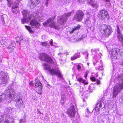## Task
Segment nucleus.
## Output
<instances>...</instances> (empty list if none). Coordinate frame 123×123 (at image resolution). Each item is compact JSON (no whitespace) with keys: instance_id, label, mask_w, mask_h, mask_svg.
I'll return each mask as SVG.
<instances>
[{"instance_id":"f257e3e1","label":"nucleus","mask_w":123,"mask_h":123,"mask_svg":"<svg viewBox=\"0 0 123 123\" xmlns=\"http://www.w3.org/2000/svg\"><path fill=\"white\" fill-rule=\"evenodd\" d=\"M72 13L71 12H70L67 14H65L64 15L61 16L57 20V23H59V25H57L54 21L53 18H49L47 21L43 24L44 26H49L51 27L58 29L61 28V27L60 25H63L65 22L67 20V18L69 17Z\"/></svg>"},{"instance_id":"f03ea898","label":"nucleus","mask_w":123,"mask_h":123,"mask_svg":"<svg viewBox=\"0 0 123 123\" xmlns=\"http://www.w3.org/2000/svg\"><path fill=\"white\" fill-rule=\"evenodd\" d=\"M8 93L9 95L8 97V99L9 100L8 102H10L14 99L16 102V106L19 108H21L23 104V101L20 96L18 95H14L15 92L13 89L12 88L8 89Z\"/></svg>"},{"instance_id":"7ed1b4c3","label":"nucleus","mask_w":123,"mask_h":123,"mask_svg":"<svg viewBox=\"0 0 123 123\" xmlns=\"http://www.w3.org/2000/svg\"><path fill=\"white\" fill-rule=\"evenodd\" d=\"M118 78L121 80L119 83H117L114 87L112 96L113 98H115L118 93L123 89V74L120 75Z\"/></svg>"},{"instance_id":"20e7f679","label":"nucleus","mask_w":123,"mask_h":123,"mask_svg":"<svg viewBox=\"0 0 123 123\" xmlns=\"http://www.w3.org/2000/svg\"><path fill=\"white\" fill-rule=\"evenodd\" d=\"M44 69L49 71L50 74L52 75H57L59 78L62 80L63 78L60 71L58 69H51L50 67L48 66V64L46 63L44 64Z\"/></svg>"},{"instance_id":"39448f33","label":"nucleus","mask_w":123,"mask_h":123,"mask_svg":"<svg viewBox=\"0 0 123 123\" xmlns=\"http://www.w3.org/2000/svg\"><path fill=\"white\" fill-rule=\"evenodd\" d=\"M100 32L103 35L108 36L112 33V29L110 26L105 25H102L100 29Z\"/></svg>"},{"instance_id":"423d86ee","label":"nucleus","mask_w":123,"mask_h":123,"mask_svg":"<svg viewBox=\"0 0 123 123\" xmlns=\"http://www.w3.org/2000/svg\"><path fill=\"white\" fill-rule=\"evenodd\" d=\"M45 18L41 16H38V15H37L35 16V18L34 19L31 20L30 23V25L32 26V28L34 27L38 28L40 25V24L37 21L38 20L40 22L42 21L43 20L45 19Z\"/></svg>"},{"instance_id":"0eeeda50","label":"nucleus","mask_w":123,"mask_h":123,"mask_svg":"<svg viewBox=\"0 0 123 123\" xmlns=\"http://www.w3.org/2000/svg\"><path fill=\"white\" fill-rule=\"evenodd\" d=\"M23 18L21 20V23L23 24L29 22L32 18V15L30 14L27 10H23L22 11Z\"/></svg>"},{"instance_id":"6e6552de","label":"nucleus","mask_w":123,"mask_h":123,"mask_svg":"<svg viewBox=\"0 0 123 123\" xmlns=\"http://www.w3.org/2000/svg\"><path fill=\"white\" fill-rule=\"evenodd\" d=\"M106 48L108 51L111 52V55L112 58L113 60L119 59L118 57V56L119 54L120 55V52L121 53V50L120 49L115 48H112V49H110V47H106Z\"/></svg>"},{"instance_id":"1a4fd4ad","label":"nucleus","mask_w":123,"mask_h":123,"mask_svg":"<svg viewBox=\"0 0 123 123\" xmlns=\"http://www.w3.org/2000/svg\"><path fill=\"white\" fill-rule=\"evenodd\" d=\"M105 100L104 98L103 97L100 99L99 102L96 104L95 108L96 111L98 112L99 111V109H102L104 107L105 105Z\"/></svg>"},{"instance_id":"9d476101","label":"nucleus","mask_w":123,"mask_h":123,"mask_svg":"<svg viewBox=\"0 0 123 123\" xmlns=\"http://www.w3.org/2000/svg\"><path fill=\"white\" fill-rule=\"evenodd\" d=\"M39 57L41 60H44L48 63H53V61L51 58L45 54L43 53L40 54Z\"/></svg>"},{"instance_id":"9b49d317","label":"nucleus","mask_w":123,"mask_h":123,"mask_svg":"<svg viewBox=\"0 0 123 123\" xmlns=\"http://www.w3.org/2000/svg\"><path fill=\"white\" fill-rule=\"evenodd\" d=\"M99 17L102 20H106L108 19L109 15L107 11L105 10H103L100 11L99 14Z\"/></svg>"},{"instance_id":"f8f14e48","label":"nucleus","mask_w":123,"mask_h":123,"mask_svg":"<svg viewBox=\"0 0 123 123\" xmlns=\"http://www.w3.org/2000/svg\"><path fill=\"white\" fill-rule=\"evenodd\" d=\"M84 13L81 10H78L74 16V18L78 21H81L83 18Z\"/></svg>"},{"instance_id":"ddd939ff","label":"nucleus","mask_w":123,"mask_h":123,"mask_svg":"<svg viewBox=\"0 0 123 123\" xmlns=\"http://www.w3.org/2000/svg\"><path fill=\"white\" fill-rule=\"evenodd\" d=\"M74 106L72 105L67 111V114L70 117L73 118L75 117L76 113Z\"/></svg>"},{"instance_id":"4468645a","label":"nucleus","mask_w":123,"mask_h":123,"mask_svg":"<svg viewBox=\"0 0 123 123\" xmlns=\"http://www.w3.org/2000/svg\"><path fill=\"white\" fill-rule=\"evenodd\" d=\"M40 2V0H30L28 1V4L30 6L31 9L35 7Z\"/></svg>"},{"instance_id":"2eb2a0df","label":"nucleus","mask_w":123,"mask_h":123,"mask_svg":"<svg viewBox=\"0 0 123 123\" xmlns=\"http://www.w3.org/2000/svg\"><path fill=\"white\" fill-rule=\"evenodd\" d=\"M117 38L119 41L122 43L123 45V35L122 34L118 26H117Z\"/></svg>"},{"instance_id":"dca6fc26","label":"nucleus","mask_w":123,"mask_h":123,"mask_svg":"<svg viewBox=\"0 0 123 123\" xmlns=\"http://www.w3.org/2000/svg\"><path fill=\"white\" fill-rule=\"evenodd\" d=\"M35 86L37 92L39 94H41L42 89L41 83L39 82L36 83Z\"/></svg>"},{"instance_id":"f3484780","label":"nucleus","mask_w":123,"mask_h":123,"mask_svg":"<svg viewBox=\"0 0 123 123\" xmlns=\"http://www.w3.org/2000/svg\"><path fill=\"white\" fill-rule=\"evenodd\" d=\"M87 3L95 8H97L99 6L98 4L94 2V0H88Z\"/></svg>"},{"instance_id":"a211bd4d","label":"nucleus","mask_w":123,"mask_h":123,"mask_svg":"<svg viewBox=\"0 0 123 123\" xmlns=\"http://www.w3.org/2000/svg\"><path fill=\"white\" fill-rule=\"evenodd\" d=\"M6 77V74L4 72H1L0 73V79H2L3 81H5Z\"/></svg>"},{"instance_id":"6ab92c4d","label":"nucleus","mask_w":123,"mask_h":123,"mask_svg":"<svg viewBox=\"0 0 123 123\" xmlns=\"http://www.w3.org/2000/svg\"><path fill=\"white\" fill-rule=\"evenodd\" d=\"M16 43L17 45H21V41L23 40V37H22L21 36L20 37H17L16 38Z\"/></svg>"},{"instance_id":"aec40b11","label":"nucleus","mask_w":123,"mask_h":123,"mask_svg":"<svg viewBox=\"0 0 123 123\" xmlns=\"http://www.w3.org/2000/svg\"><path fill=\"white\" fill-rule=\"evenodd\" d=\"M77 80L80 82L82 83L85 84L87 85L88 84V83L87 81L81 78H77Z\"/></svg>"},{"instance_id":"412c9836","label":"nucleus","mask_w":123,"mask_h":123,"mask_svg":"<svg viewBox=\"0 0 123 123\" xmlns=\"http://www.w3.org/2000/svg\"><path fill=\"white\" fill-rule=\"evenodd\" d=\"M80 57V53L78 52L75 55L72 57L71 58V59L72 60H73L79 58Z\"/></svg>"},{"instance_id":"4be33fe9","label":"nucleus","mask_w":123,"mask_h":123,"mask_svg":"<svg viewBox=\"0 0 123 123\" xmlns=\"http://www.w3.org/2000/svg\"><path fill=\"white\" fill-rule=\"evenodd\" d=\"M80 27L81 26L80 25H78L77 27L73 29L71 31H69L70 34H71L73 33L74 31L77 30H79L80 29Z\"/></svg>"},{"instance_id":"5701e85b","label":"nucleus","mask_w":123,"mask_h":123,"mask_svg":"<svg viewBox=\"0 0 123 123\" xmlns=\"http://www.w3.org/2000/svg\"><path fill=\"white\" fill-rule=\"evenodd\" d=\"M6 95L5 94H3L0 96V102L3 99H6Z\"/></svg>"},{"instance_id":"b1692460","label":"nucleus","mask_w":123,"mask_h":123,"mask_svg":"<svg viewBox=\"0 0 123 123\" xmlns=\"http://www.w3.org/2000/svg\"><path fill=\"white\" fill-rule=\"evenodd\" d=\"M25 28L27 29V30L29 31L30 33H33V31H32L31 28L29 26H27L26 25L25 26Z\"/></svg>"},{"instance_id":"393cba45","label":"nucleus","mask_w":123,"mask_h":123,"mask_svg":"<svg viewBox=\"0 0 123 123\" xmlns=\"http://www.w3.org/2000/svg\"><path fill=\"white\" fill-rule=\"evenodd\" d=\"M99 50V49H92L91 50L92 53L93 54L97 53V51H98Z\"/></svg>"},{"instance_id":"a878e982","label":"nucleus","mask_w":123,"mask_h":123,"mask_svg":"<svg viewBox=\"0 0 123 123\" xmlns=\"http://www.w3.org/2000/svg\"><path fill=\"white\" fill-rule=\"evenodd\" d=\"M85 23L86 25H88L91 23V21L89 18L87 19L85 21Z\"/></svg>"},{"instance_id":"bb28decb","label":"nucleus","mask_w":123,"mask_h":123,"mask_svg":"<svg viewBox=\"0 0 123 123\" xmlns=\"http://www.w3.org/2000/svg\"><path fill=\"white\" fill-rule=\"evenodd\" d=\"M41 43L43 46H47L49 45V43L46 42Z\"/></svg>"},{"instance_id":"cd10ccee","label":"nucleus","mask_w":123,"mask_h":123,"mask_svg":"<svg viewBox=\"0 0 123 123\" xmlns=\"http://www.w3.org/2000/svg\"><path fill=\"white\" fill-rule=\"evenodd\" d=\"M8 123H14L13 120V119L11 118H8Z\"/></svg>"},{"instance_id":"c85d7f7f","label":"nucleus","mask_w":123,"mask_h":123,"mask_svg":"<svg viewBox=\"0 0 123 123\" xmlns=\"http://www.w3.org/2000/svg\"><path fill=\"white\" fill-rule=\"evenodd\" d=\"M26 122V119L25 118L24 119H21L20 120V123H25Z\"/></svg>"},{"instance_id":"c756f323","label":"nucleus","mask_w":123,"mask_h":123,"mask_svg":"<svg viewBox=\"0 0 123 123\" xmlns=\"http://www.w3.org/2000/svg\"><path fill=\"white\" fill-rule=\"evenodd\" d=\"M91 80L92 81H97V80L94 77H92L91 78Z\"/></svg>"},{"instance_id":"7c9ffc66","label":"nucleus","mask_w":123,"mask_h":123,"mask_svg":"<svg viewBox=\"0 0 123 123\" xmlns=\"http://www.w3.org/2000/svg\"><path fill=\"white\" fill-rule=\"evenodd\" d=\"M81 66L80 65H77V69L78 70H80L81 68Z\"/></svg>"},{"instance_id":"2f4dec72","label":"nucleus","mask_w":123,"mask_h":123,"mask_svg":"<svg viewBox=\"0 0 123 123\" xmlns=\"http://www.w3.org/2000/svg\"><path fill=\"white\" fill-rule=\"evenodd\" d=\"M13 50V49L11 47L10 48H8V51L10 52H12Z\"/></svg>"},{"instance_id":"473e14b6","label":"nucleus","mask_w":123,"mask_h":123,"mask_svg":"<svg viewBox=\"0 0 123 123\" xmlns=\"http://www.w3.org/2000/svg\"><path fill=\"white\" fill-rule=\"evenodd\" d=\"M53 40L52 39H51L49 42V43L51 46H54V45H53Z\"/></svg>"},{"instance_id":"72a5a7b5","label":"nucleus","mask_w":123,"mask_h":123,"mask_svg":"<svg viewBox=\"0 0 123 123\" xmlns=\"http://www.w3.org/2000/svg\"><path fill=\"white\" fill-rule=\"evenodd\" d=\"M49 0H46L45 5L47 7L48 6Z\"/></svg>"},{"instance_id":"f704fd0d","label":"nucleus","mask_w":123,"mask_h":123,"mask_svg":"<svg viewBox=\"0 0 123 123\" xmlns=\"http://www.w3.org/2000/svg\"><path fill=\"white\" fill-rule=\"evenodd\" d=\"M91 85H90L89 86V90H90L91 91H89V92H92V89L91 90Z\"/></svg>"},{"instance_id":"c9c22d12","label":"nucleus","mask_w":123,"mask_h":123,"mask_svg":"<svg viewBox=\"0 0 123 123\" xmlns=\"http://www.w3.org/2000/svg\"><path fill=\"white\" fill-rule=\"evenodd\" d=\"M84 55H86L87 57L88 56V54L87 52H86L84 53Z\"/></svg>"},{"instance_id":"e433bc0d","label":"nucleus","mask_w":123,"mask_h":123,"mask_svg":"<svg viewBox=\"0 0 123 123\" xmlns=\"http://www.w3.org/2000/svg\"><path fill=\"white\" fill-rule=\"evenodd\" d=\"M83 38L82 37H81L78 40H77V41H80L82 40H83Z\"/></svg>"},{"instance_id":"4c0bfd02","label":"nucleus","mask_w":123,"mask_h":123,"mask_svg":"<svg viewBox=\"0 0 123 123\" xmlns=\"http://www.w3.org/2000/svg\"><path fill=\"white\" fill-rule=\"evenodd\" d=\"M65 97V96L64 95H62L61 97V98L62 99H64V98Z\"/></svg>"},{"instance_id":"58836bf2","label":"nucleus","mask_w":123,"mask_h":123,"mask_svg":"<svg viewBox=\"0 0 123 123\" xmlns=\"http://www.w3.org/2000/svg\"><path fill=\"white\" fill-rule=\"evenodd\" d=\"M64 102V99H61V103L63 104Z\"/></svg>"},{"instance_id":"ea45409f","label":"nucleus","mask_w":123,"mask_h":123,"mask_svg":"<svg viewBox=\"0 0 123 123\" xmlns=\"http://www.w3.org/2000/svg\"><path fill=\"white\" fill-rule=\"evenodd\" d=\"M37 112L40 114H42V113L40 112V111L38 109H37Z\"/></svg>"},{"instance_id":"a19ab883","label":"nucleus","mask_w":123,"mask_h":123,"mask_svg":"<svg viewBox=\"0 0 123 123\" xmlns=\"http://www.w3.org/2000/svg\"><path fill=\"white\" fill-rule=\"evenodd\" d=\"M87 109L86 110V112L88 114H90L91 113V112L89 111L88 109L87 108Z\"/></svg>"},{"instance_id":"79ce46f5","label":"nucleus","mask_w":123,"mask_h":123,"mask_svg":"<svg viewBox=\"0 0 123 123\" xmlns=\"http://www.w3.org/2000/svg\"><path fill=\"white\" fill-rule=\"evenodd\" d=\"M29 85L31 86H32L33 85V83L31 81L29 83Z\"/></svg>"},{"instance_id":"37998d69","label":"nucleus","mask_w":123,"mask_h":123,"mask_svg":"<svg viewBox=\"0 0 123 123\" xmlns=\"http://www.w3.org/2000/svg\"><path fill=\"white\" fill-rule=\"evenodd\" d=\"M96 81H97V83L98 84H100V81H99L97 80Z\"/></svg>"},{"instance_id":"c03bdc74","label":"nucleus","mask_w":123,"mask_h":123,"mask_svg":"<svg viewBox=\"0 0 123 123\" xmlns=\"http://www.w3.org/2000/svg\"><path fill=\"white\" fill-rule=\"evenodd\" d=\"M87 73H86L85 75V76L86 78V77L87 76Z\"/></svg>"},{"instance_id":"a18cd8bd","label":"nucleus","mask_w":123,"mask_h":123,"mask_svg":"<svg viewBox=\"0 0 123 123\" xmlns=\"http://www.w3.org/2000/svg\"><path fill=\"white\" fill-rule=\"evenodd\" d=\"M120 64L122 66L123 65V61L122 63H120Z\"/></svg>"},{"instance_id":"49530a36","label":"nucleus","mask_w":123,"mask_h":123,"mask_svg":"<svg viewBox=\"0 0 123 123\" xmlns=\"http://www.w3.org/2000/svg\"><path fill=\"white\" fill-rule=\"evenodd\" d=\"M86 116L87 117H89V116L88 115H87L86 114Z\"/></svg>"},{"instance_id":"de8ad7c7","label":"nucleus","mask_w":123,"mask_h":123,"mask_svg":"<svg viewBox=\"0 0 123 123\" xmlns=\"http://www.w3.org/2000/svg\"><path fill=\"white\" fill-rule=\"evenodd\" d=\"M88 14L89 15V17H90V14H89V13H88Z\"/></svg>"},{"instance_id":"09e8293b","label":"nucleus","mask_w":123,"mask_h":123,"mask_svg":"<svg viewBox=\"0 0 123 123\" xmlns=\"http://www.w3.org/2000/svg\"><path fill=\"white\" fill-rule=\"evenodd\" d=\"M13 44V43L12 42V43H11V44Z\"/></svg>"},{"instance_id":"8fccbe9b","label":"nucleus","mask_w":123,"mask_h":123,"mask_svg":"<svg viewBox=\"0 0 123 123\" xmlns=\"http://www.w3.org/2000/svg\"><path fill=\"white\" fill-rule=\"evenodd\" d=\"M2 1V0H0V1Z\"/></svg>"},{"instance_id":"3c124183","label":"nucleus","mask_w":123,"mask_h":123,"mask_svg":"<svg viewBox=\"0 0 123 123\" xmlns=\"http://www.w3.org/2000/svg\"><path fill=\"white\" fill-rule=\"evenodd\" d=\"M87 64H88V65L89 64V63H88Z\"/></svg>"},{"instance_id":"603ef678","label":"nucleus","mask_w":123,"mask_h":123,"mask_svg":"<svg viewBox=\"0 0 123 123\" xmlns=\"http://www.w3.org/2000/svg\"><path fill=\"white\" fill-rule=\"evenodd\" d=\"M1 62V61L0 60V62Z\"/></svg>"},{"instance_id":"864d4df0","label":"nucleus","mask_w":123,"mask_h":123,"mask_svg":"<svg viewBox=\"0 0 123 123\" xmlns=\"http://www.w3.org/2000/svg\"><path fill=\"white\" fill-rule=\"evenodd\" d=\"M6 0L8 1V0Z\"/></svg>"}]
</instances>
